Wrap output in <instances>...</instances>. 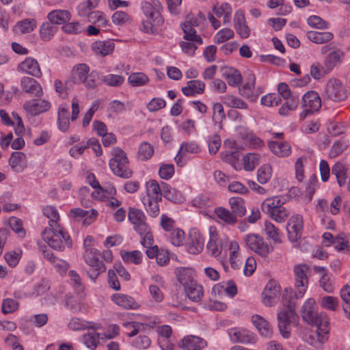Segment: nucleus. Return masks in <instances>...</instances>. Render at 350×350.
I'll use <instances>...</instances> for the list:
<instances>
[{"mask_svg":"<svg viewBox=\"0 0 350 350\" xmlns=\"http://www.w3.org/2000/svg\"><path fill=\"white\" fill-rule=\"evenodd\" d=\"M141 10L146 17V19L142 21V31L147 33H155L158 27L164 23L161 16V3L159 0L145 1L141 3Z\"/></svg>","mask_w":350,"mask_h":350,"instance_id":"nucleus-1","label":"nucleus"},{"mask_svg":"<svg viewBox=\"0 0 350 350\" xmlns=\"http://www.w3.org/2000/svg\"><path fill=\"white\" fill-rule=\"evenodd\" d=\"M44 241L52 249L62 252L66 247H72V240L68 233L60 226L49 227L42 232Z\"/></svg>","mask_w":350,"mask_h":350,"instance_id":"nucleus-2","label":"nucleus"},{"mask_svg":"<svg viewBox=\"0 0 350 350\" xmlns=\"http://www.w3.org/2000/svg\"><path fill=\"white\" fill-rule=\"evenodd\" d=\"M128 219L135 231L142 237L141 244L145 245L150 244L152 233L143 211L135 207H129Z\"/></svg>","mask_w":350,"mask_h":350,"instance_id":"nucleus-3","label":"nucleus"},{"mask_svg":"<svg viewBox=\"0 0 350 350\" xmlns=\"http://www.w3.org/2000/svg\"><path fill=\"white\" fill-rule=\"evenodd\" d=\"M112 157L109 160V167L117 176L129 178L132 176V171L129 167V160L126 153L120 148L114 147L111 150Z\"/></svg>","mask_w":350,"mask_h":350,"instance_id":"nucleus-4","label":"nucleus"},{"mask_svg":"<svg viewBox=\"0 0 350 350\" xmlns=\"http://www.w3.org/2000/svg\"><path fill=\"white\" fill-rule=\"evenodd\" d=\"M244 241L250 250L264 258H267L273 251V247L256 233L247 234Z\"/></svg>","mask_w":350,"mask_h":350,"instance_id":"nucleus-5","label":"nucleus"},{"mask_svg":"<svg viewBox=\"0 0 350 350\" xmlns=\"http://www.w3.org/2000/svg\"><path fill=\"white\" fill-rule=\"evenodd\" d=\"M301 317L304 321L311 325H320L323 321H329L325 314L318 313V307L314 298H308L304 301Z\"/></svg>","mask_w":350,"mask_h":350,"instance_id":"nucleus-6","label":"nucleus"},{"mask_svg":"<svg viewBox=\"0 0 350 350\" xmlns=\"http://www.w3.org/2000/svg\"><path fill=\"white\" fill-rule=\"evenodd\" d=\"M315 325L317 326L316 332L308 336H306L304 340L314 348L322 350L323 345L329 338V321H323L320 325Z\"/></svg>","mask_w":350,"mask_h":350,"instance_id":"nucleus-7","label":"nucleus"},{"mask_svg":"<svg viewBox=\"0 0 350 350\" xmlns=\"http://www.w3.org/2000/svg\"><path fill=\"white\" fill-rule=\"evenodd\" d=\"M100 256V254L98 250H89L85 252L83 254L85 262L90 267L88 275L93 281H95L97 277L106 270L105 265L99 260Z\"/></svg>","mask_w":350,"mask_h":350,"instance_id":"nucleus-8","label":"nucleus"},{"mask_svg":"<svg viewBox=\"0 0 350 350\" xmlns=\"http://www.w3.org/2000/svg\"><path fill=\"white\" fill-rule=\"evenodd\" d=\"M321 107V99L319 94L314 91H309L304 94L301 99L302 111L299 113L301 120L309 114L319 110Z\"/></svg>","mask_w":350,"mask_h":350,"instance_id":"nucleus-9","label":"nucleus"},{"mask_svg":"<svg viewBox=\"0 0 350 350\" xmlns=\"http://www.w3.org/2000/svg\"><path fill=\"white\" fill-rule=\"evenodd\" d=\"M295 315V307L290 303L278 313V323L280 332L284 338L291 336L290 321Z\"/></svg>","mask_w":350,"mask_h":350,"instance_id":"nucleus-10","label":"nucleus"},{"mask_svg":"<svg viewBox=\"0 0 350 350\" xmlns=\"http://www.w3.org/2000/svg\"><path fill=\"white\" fill-rule=\"evenodd\" d=\"M281 286L275 280H269L265 285L262 294V303L267 307L275 306L280 300Z\"/></svg>","mask_w":350,"mask_h":350,"instance_id":"nucleus-11","label":"nucleus"},{"mask_svg":"<svg viewBox=\"0 0 350 350\" xmlns=\"http://www.w3.org/2000/svg\"><path fill=\"white\" fill-rule=\"evenodd\" d=\"M51 103L49 100L42 98H32L25 101L23 109L25 112L31 116H36L50 110Z\"/></svg>","mask_w":350,"mask_h":350,"instance_id":"nucleus-12","label":"nucleus"},{"mask_svg":"<svg viewBox=\"0 0 350 350\" xmlns=\"http://www.w3.org/2000/svg\"><path fill=\"white\" fill-rule=\"evenodd\" d=\"M325 95L328 98L339 102L345 100L347 92L342 83L338 79H330L326 85Z\"/></svg>","mask_w":350,"mask_h":350,"instance_id":"nucleus-13","label":"nucleus"},{"mask_svg":"<svg viewBox=\"0 0 350 350\" xmlns=\"http://www.w3.org/2000/svg\"><path fill=\"white\" fill-rule=\"evenodd\" d=\"M309 267L305 264L294 267L295 286L298 291V297H303L308 285V273Z\"/></svg>","mask_w":350,"mask_h":350,"instance_id":"nucleus-14","label":"nucleus"},{"mask_svg":"<svg viewBox=\"0 0 350 350\" xmlns=\"http://www.w3.org/2000/svg\"><path fill=\"white\" fill-rule=\"evenodd\" d=\"M204 239L196 228H191L185 241L187 251L191 254H200L204 248Z\"/></svg>","mask_w":350,"mask_h":350,"instance_id":"nucleus-15","label":"nucleus"},{"mask_svg":"<svg viewBox=\"0 0 350 350\" xmlns=\"http://www.w3.org/2000/svg\"><path fill=\"white\" fill-rule=\"evenodd\" d=\"M232 342L243 344H254L256 342V335L243 327H232L228 330Z\"/></svg>","mask_w":350,"mask_h":350,"instance_id":"nucleus-16","label":"nucleus"},{"mask_svg":"<svg viewBox=\"0 0 350 350\" xmlns=\"http://www.w3.org/2000/svg\"><path fill=\"white\" fill-rule=\"evenodd\" d=\"M201 148L199 144L194 142H183L180 144L178 152L175 157V161L178 166H183L188 161L189 154H197L200 153Z\"/></svg>","mask_w":350,"mask_h":350,"instance_id":"nucleus-17","label":"nucleus"},{"mask_svg":"<svg viewBox=\"0 0 350 350\" xmlns=\"http://www.w3.org/2000/svg\"><path fill=\"white\" fill-rule=\"evenodd\" d=\"M303 228L304 221L301 215L296 214L290 217L287 223L286 230L288 239L291 242H295L301 238Z\"/></svg>","mask_w":350,"mask_h":350,"instance_id":"nucleus-18","label":"nucleus"},{"mask_svg":"<svg viewBox=\"0 0 350 350\" xmlns=\"http://www.w3.org/2000/svg\"><path fill=\"white\" fill-rule=\"evenodd\" d=\"M236 131L239 136L243 139L246 144L252 149H261L265 146V143L253 131L246 127L239 126L236 127Z\"/></svg>","mask_w":350,"mask_h":350,"instance_id":"nucleus-19","label":"nucleus"},{"mask_svg":"<svg viewBox=\"0 0 350 350\" xmlns=\"http://www.w3.org/2000/svg\"><path fill=\"white\" fill-rule=\"evenodd\" d=\"M197 19L193 16H188L186 21L182 24V29L184 32L183 38L188 41L196 42L201 45L203 42L202 38L196 33L194 27L198 26Z\"/></svg>","mask_w":350,"mask_h":350,"instance_id":"nucleus-20","label":"nucleus"},{"mask_svg":"<svg viewBox=\"0 0 350 350\" xmlns=\"http://www.w3.org/2000/svg\"><path fill=\"white\" fill-rule=\"evenodd\" d=\"M17 71L36 78H40L42 75L39 63L36 59L31 57H26L18 64Z\"/></svg>","mask_w":350,"mask_h":350,"instance_id":"nucleus-21","label":"nucleus"},{"mask_svg":"<svg viewBox=\"0 0 350 350\" xmlns=\"http://www.w3.org/2000/svg\"><path fill=\"white\" fill-rule=\"evenodd\" d=\"M255 77L253 74H249L245 83L239 89V94L249 99L250 101H256L258 96L262 93L260 88H255Z\"/></svg>","mask_w":350,"mask_h":350,"instance_id":"nucleus-22","label":"nucleus"},{"mask_svg":"<svg viewBox=\"0 0 350 350\" xmlns=\"http://www.w3.org/2000/svg\"><path fill=\"white\" fill-rule=\"evenodd\" d=\"M314 271L320 276L319 285L322 289L327 293H332L335 291L334 280L331 273L324 267L314 266Z\"/></svg>","mask_w":350,"mask_h":350,"instance_id":"nucleus-23","label":"nucleus"},{"mask_svg":"<svg viewBox=\"0 0 350 350\" xmlns=\"http://www.w3.org/2000/svg\"><path fill=\"white\" fill-rule=\"evenodd\" d=\"M20 85L23 91L29 94L40 98L44 92L40 83L29 77H23L20 81Z\"/></svg>","mask_w":350,"mask_h":350,"instance_id":"nucleus-24","label":"nucleus"},{"mask_svg":"<svg viewBox=\"0 0 350 350\" xmlns=\"http://www.w3.org/2000/svg\"><path fill=\"white\" fill-rule=\"evenodd\" d=\"M290 199L288 196H275L265 199L262 204V211L269 216L273 213L279 206L284 205Z\"/></svg>","mask_w":350,"mask_h":350,"instance_id":"nucleus-25","label":"nucleus"},{"mask_svg":"<svg viewBox=\"0 0 350 350\" xmlns=\"http://www.w3.org/2000/svg\"><path fill=\"white\" fill-rule=\"evenodd\" d=\"M111 301L119 307L126 310H137L140 304L133 297L122 293H114L111 297Z\"/></svg>","mask_w":350,"mask_h":350,"instance_id":"nucleus-26","label":"nucleus"},{"mask_svg":"<svg viewBox=\"0 0 350 350\" xmlns=\"http://www.w3.org/2000/svg\"><path fill=\"white\" fill-rule=\"evenodd\" d=\"M89 72L90 68L85 64H79L75 66L72 68L70 77L66 80V85L69 83H83Z\"/></svg>","mask_w":350,"mask_h":350,"instance_id":"nucleus-27","label":"nucleus"},{"mask_svg":"<svg viewBox=\"0 0 350 350\" xmlns=\"http://www.w3.org/2000/svg\"><path fill=\"white\" fill-rule=\"evenodd\" d=\"M41 250L44 258L49 261L54 266L56 271L59 272L60 275H63L66 273L69 268V264L68 262L55 256V254L49 250Z\"/></svg>","mask_w":350,"mask_h":350,"instance_id":"nucleus-28","label":"nucleus"},{"mask_svg":"<svg viewBox=\"0 0 350 350\" xmlns=\"http://www.w3.org/2000/svg\"><path fill=\"white\" fill-rule=\"evenodd\" d=\"M251 321L262 336L265 338H271L272 336V327L264 317L258 314H254L251 317Z\"/></svg>","mask_w":350,"mask_h":350,"instance_id":"nucleus-29","label":"nucleus"},{"mask_svg":"<svg viewBox=\"0 0 350 350\" xmlns=\"http://www.w3.org/2000/svg\"><path fill=\"white\" fill-rule=\"evenodd\" d=\"M206 342L202 338L189 335L185 336L179 346L185 350H201L206 346Z\"/></svg>","mask_w":350,"mask_h":350,"instance_id":"nucleus-30","label":"nucleus"},{"mask_svg":"<svg viewBox=\"0 0 350 350\" xmlns=\"http://www.w3.org/2000/svg\"><path fill=\"white\" fill-rule=\"evenodd\" d=\"M229 261L233 269L240 267L242 259L239 244L236 241H230L228 245Z\"/></svg>","mask_w":350,"mask_h":350,"instance_id":"nucleus-31","label":"nucleus"},{"mask_svg":"<svg viewBox=\"0 0 350 350\" xmlns=\"http://www.w3.org/2000/svg\"><path fill=\"white\" fill-rule=\"evenodd\" d=\"M268 146L271 152L278 157H288L292 152L291 146L287 142L271 141Z\"/></svg>","mask_w":350,"mask_h":350,"instance_id":"nucleus-32","label":"nucleus"},{"mask_svg":"<svg viewBox=\"0 0 350 350\" xmlns=\"http://www.w3.org/2000/svg\"><path fill=\"white\" fill-rule=\"evenodd\" d=\"M175 274L178 281L184 287L196 281L195 271L190 267H177L175 269Z\"/></svg>","mask_w":350,"mask_h":350,"instance_id":"nucleus-33","label":"nucleus"},{"mask_svg":"<svg viewBox=\"0 0 350 350\" xmlns=\"http://www.w3.org/2000/svg\"><path fill=\"white\" fill-rule=\"evenodd\" d=\"M222 76L226 79L229 85L236 87L242 81L241 73L235 68L224 66L221 69Z\"/></svg>","mask_w":350,"mask_h":350,"instance_id":"nucleus-34","label":"nucleus"},{"mask_svg":"<svg viewBox=\"0 0 350 350\" xmlns=\"http://www.w3.org/2000/svg\"><path fill=\"white\" fill-rule=\"evenodd\" d=\"M147 199L161 200L163 196L162 182L159 184L155 180H150L146 183Z\"/></svg>","mask_w":350,"mask_h":350,"instance_id":"nucleus-35","label":"nucleus"},{"mask_svg":"<svg viewBox=\"0 0 350 350\" xmlns=\"http://www.w3.org/2000/svg\"><path fill=\"white\" fill-rule=\"evenodd\" d=\"M91 48L96 54L104 57L112 53L114 50V43L110 40H98L92 43Z\"/></svg>","mask_w":350,"mask_h":350,"instance_id":"nucleus-36","label":"nucleus"},{"mask_svg":"<svg viewBox=\"0 0 350 350\" xmlns=\"http://www.w3.org/2000/svg\"><path fill=\"white\" fill-rule=\"evenodd\" d=\"M27 157L22 152H14L9 159V165L16 172H22L26 167Z\"/></svg>","mask_w":350,"mask_h":350,"instance_id":"nucleus-37","label":"nucleus"},{"mask_svg":"<svg viewBox=\"0 0 350 350\" xmlns=\"http://www.w3.org/2000/svg\"><path fill=\"white\" fill-rule=\"evenodd\" d=\"M205 84L200 80H191L187 83V85L182 88L183 93L187 96H193L202 94L204 92Z\"/></svg>","mask_w":350,"mask_h":350,"instance_id":"nucleus-38","label":"nucleus"},{"mask_svg":"<svg viewBox=\"0 0 350 350\" xmlns=\"http://www.w3.org/2000/svg\"><path fill=\"white\" fill-rule=\"evenodd\" d=\"M47 18L53 25H62L70 20L71 14L68 10H54L48 14Z\"/></svg>","mask_w":350,"mask_h":350,"instance_id":"nucleus-39","label":"nucleus"},{"mask_svg":"<svg viewBox=\"0 0 350 350\" xmlns=\"http://www.w3.org/2000/svg\"><path fill=\"white\" fill-rule=\"evenodd\" d=\"M184 288L187 297L192 301H200L204 295L202 286L198 284L196 281L187 285Z\"/></svg>","mask_w":350,"mask_h":350,"instance_id":"nucleus-40","label":"nucleus"},{"mask_svg":"<svg viewBox=\"0 0 350 350\" xmlns=\"http://www.w3.org/2000/svg\"><path fill=\"white\" fill-rule=\"evenodd\" d=\"M88 21L91 23L96 25L99 28L104 31L109 29L110 23L107 18L106 15L101 11H93L88 18Z\"/></svg>","mask_w":350,"mask_h":350,"instance_id":"nucleus-41","label":"nucleus"},{"mask_svg":"<svg viewBox=\"0 0 350 350\" xmlns=\"http://www.w3.org/2000/svg\"><path fill=\"white\" fill-rule=\"evenodd\" d=\"M120 256L122 260L126 264H133L135 265H141L143 262L144 255L139 250L121 251Z\"/></svg>","mask_w":350,"mask_h":350,"instance_id":"nucleus-42","label":"nucleus"},{"mask_svg":"<svg viewBox=\"0 0 350 350\" xmlns=\"http://www.w3.org/2000/svg\"><path fill=\"white\" fill-rule=\"evenodd\" d=\"M213 12L217 18H223L224 25L230 22L232 9L229 3H223L221 5L214 6Z\"/></svg>","mask_w":350,"mask_h":350,"instance_id":"nucleus-43","label":"nucleus"},{"mask_svg":"<svg viewBox=\"0 0 350 350\" xmlns=\"http://www.w3.org/2000/svg\"><path fill=\"white\" fill-rule=\"evenodd\" d=\"M308 38L316 44H324L334 38V34L330 31H309L307 33Z\"/></svg>","mask_w":350,"mask_h":350,"instance_id":"nucleus-44","label":"nucleus"},{"mask_svg":"<svg viewBox=\"0 0 350 350\" xmlns=\"http://www.w3.org/2000/svg\"><path fill=\"white\" fill-rule=\"evenodd\" d=\"M213 293L220 294L223 292L230 297H233L237 293V286L234 282L230 280L227 283H219L215 284L212 288Z\"/></svg>","mask_w":350,"mask_h":350,"instance_id":"nucleus-45","label":"nucleus"},{"mask_svg":"<svg viewBox=\"0 0 350 350\" xmlns=\"http://www.w3.org/2000/svg\"><path fill=\"white\" fill-rule=\"evenodd\" d=\"M260 155L255 152H248L242 158L243 169L247 172L254 170L256 167L260 163Z\"/></svg>","mask_w":350,"mask_h":350,"instance_id":"nucleus-46","label":"nucleus"},{"mask_svg":"<svg viewBox=\"0 0 350 350\" xmlns=\"http://www.w3.org/2000/svg\"><path fill=\"white\" fill-rule=\"evenodd\" d=\"M344 55V52L340 49L335 50L327 55L324 61V66L327 70V72H330L336 64L340 63Z\"/></svg>","mask_w":350,"mask_h":350,"instance_id":"nucleus-47","label":"nucleus"},{"mask_svg":"<svg viewBox=\"0 0 350 350\" xmlns=\"http://www.w3.org/2000/svg\"><path fill=\"white\" fill-rule=\"evenodd\" d=\"M214 213L217 217L228 225H233L237 223V217L232 212L226 208L219 206L215 208Z\"/></svg>","mask_w":350,"mask_h":350,"instance_id":"nucleus-48","label":"nucleus"},{"mask_svg":"<svg viewBox=\"0 0 350 350\" xmlns=\"http://www.w3.org/2000/svg\"><path fill=\"white\" fill-rule=\"evenodd\" d=\"M221 100L227 107L246 109L247 104L241 98L232 94H226L221 97Z\"/></svg>","mask_w":350,"mask_h":350,"instance_id":"nucleus-49","label":"nucleus"},{"mask_svg":"<svg viewBox=\"0 0 350 350\" xmlns=\"http://www.w3.org/2000/svg\"><path fill=\"white\" fill-rule=\"evenodd\" d=\"M231 211L236 217H243L246 213L244 200L240 197H232L228 200Z\"/></svg>","mask_w":350,"mask_h":350,"instance_id":"nucleus-50","label":"nucleus"},{"mask_svg":"<svg viewBox=\"0 0 350 350\" xmlns=\"http://www.w3.org/2000/svg\"><path fill=\"white\" fill-rule=\"evenodd\" d=\"M347 172L346 166L340 162H336L332 167V172L335 175L340 187L344 186L346 183Z\"/></svg>","mask_w":350,"mask_h":350,"instance_id":"nucleus-51","label":"nucleus"},{"mask_svg":"<svg viewBox=\"0 0 350 350\" xmlns=\"http://www.w3.org/2000/svg\"><path fill=\"white\" fill-rule=\"evenodd\" d=\"M163 185V196L168 200L174 202H181L183 201V196L176 189L172 188L167 183L162 182Z\"/></svg>","mask_w":350,"mask_h":350,"instance_id":"nucleus-52","label":"nucleus"},{"mask_svg":"<svg viewBox=\"0 0 350 350\" xmlns=\"http://www.w3.org/2000/svg\"><path fill=\"white\" fill-rule=\"evenodd\" d=\"M36 27V22L33 19H25L18 22L14 27L16 33L23 34L32 31Z\"/></svg>","mask_w":350,"mask_h":350,"instance_id":"nucleus-53","label":"nucleus"},{"mask_svg":"<svg viewBox=\"0 0 350 350\" xmlns=\"http://www.w3.org/2000/svg\"><path fill=\"white\" fill-rule=\"evenodd\" d=\"M42 213L44 216L49 219V227L59 226L58 221L60 217L57 208L53 206H46L42 208Z\"/></svg>","mask_w":350,"mask_h":350,"instance_id":"nucleus-54","label":"nucleus"},{"mask_svg":"<svg viewBox=\"0 0 350 350\" xmlns=\"http://www.w3.org/2000/svg\"><path fill=\"white\" fill-rule=\"evenodd\" d=\"M65 306L73 312H85L88 306L84 303L78 301L71 295H67L65 300Z\"/></svg>","mask_w":350,"mask_h":350,"instance_id":"nucleus-55","label":"nucleus"},{"mask_svg":"<svg viewBox=\"0 0 350 350\" xmlns=\"http://www.w3.org/2000/svg\"><path fill=\"white\" fill-rule=\"evenodd\" d=\"M99 339H101L100 334L96 332H89L82 336L81 342L88 349L94 350L97 347Z\"/></svg>","mask_w":350,"mask_h":350,"instance_id":"nucleus-56","label":"nucleus"},{"mask_svg":"<svg viewBox=\"0 0 350 350\" xmlns=\"http://www.w3.org/2000/svg\"><path fill=\"white\" fill-rule=\"evenodd\" d=\"M321 308L335 312L339 308V299L336 297L326 295L321 298L319 301Z\"/></svg>","mask_w":350,"mask_h":350,"instance_id":"nucleus-57","label":"nucleus"},{"mask_svg":"<svg viewBox=\"0 0 350 350\" xmlns=\"http://www.w3.org/2000/svg\"><path fill=\"white\" fill-rule=\"evenodd\" d=\"M221 157L224 161L229 163L235 170H240L241 165L239 162V154L234 151H225L221 152Z\"/></svg>","mask_w":350,"mask_h":350,"instance_id":"nucleus-58","label":"nucleus"},{"mask_svg":"<svg viewBox=\"0 0 350 350\" xmlns=\"http://www.w3.org/2000/svg\"><path fill=\"white\" fill-rule=\"evenodd\" d=\"M226 118V115L223 105L220 103H215L213 105L212 120L215 124H217L218 128L221 127V122Z\"/></svg>","mask_w":350,"mask_h":350,"instance_id":"nucleus-59","label":"nucleus"},{"mask_svg":"<svg viewBox=\"0 0 350 350\" xmlns=\"http://www.w3.org/2000/svg\"><path fill=\"white\" fill-rule=\"evenodd\" d=\"M265 234L276 243H282V235L278 228H277L270 221L265 223Z\"/></svg>","mask_w":350,"mask_h":350,"instance_id":"nucleus-60","label":"nucleus"},{"mask_svg":"<svg viewBox=\"0 0 350 350\" xmlns=\"http://www.w3.org/2000/svg\"><path fill=\"white\" fill-rule=\"evenodd\" d=\"M148 81V77L143 72H133L128 77V82L134 87L143 86Z\"/></svg>","mask_w":350,"mask_h":350,"instance_id":"nucleus-61","label":"nucleus"},{"mask_svg":"<svg viewBox=\"0 0 350 350\" xmlns=\"http://www.w3.org/2000/svg\"><path fill=\"white\" fill-rule=\"evenodd\" d=\"M100 81L108 86L119 87L124 81V77L120 75L109 74L103 75Z\"/></svg>","mask_w":350,"mask_h":350,"instance_id":"nucleus-62","label":"nucleus"},{"mask_svg":"<svg viewBox=\"0 0 350 350\" xmlns=\"http://www.w3.org/2000/svg\"><path fill=\"white\" fill-rule=\"evenodd\" d=\"M272 167L269 164H264L257 171L258 181L260 184L267 183L271 178Z\"/></svg>","mask_w":350,"mask_h":350,"instance_id":"nucleus-63","label":"nucleus"},{"mask_svg":"<svg viewBox=\"0 0 350 350\" xmlns=\"http://www.w3.org/2000/svg\"><path fill=\"white\" fill-rule=\"evenodd\" d=\"M57 27L53 24L44 23L40 29V37L43 40H49L56 33Z\"/></svg>","mask_w":350,"mask_h":350,"instance_id":"nucleus-64","label":"nucleus"}]
</instances>
